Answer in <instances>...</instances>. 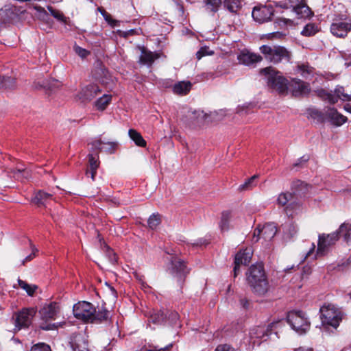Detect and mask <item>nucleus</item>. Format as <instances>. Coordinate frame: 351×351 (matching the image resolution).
I'll return each instance as SVG.
<instances>
[{
	"instance_id": "2f4dec72",
	"label": "nucleus",
	"mask_w": 351,
	"mask_h": 351,
	"mask_svg": "<svg viewBox=\"0 0 351 351\" xmlns=\"http://www.w3.org/2000/svg\"><path fill=\"white\" fill-rule=\"evenodd\" d=\"M16 87V80L12 77L0 76V89L11 90Z\"/></svg>"
},
{
	"instance_id": "f3484780",
	"label": "nucleus",
	"mask_w": 351,
	"mask_h": 351,
	"mask_svg": "<svg viewBox=\"0 0 351 351\" xmlns=\"http://www.w3.org/2000/svg\"><path fill=\"white\" fill-rule=\"evenodd\" d=\"M237 58L239 63L249 66H255L257 62H261L263 59L258 54L244 50L238 55Z\"/></svg>"
},
{
	"instance_id": "20e7f679",
	"label": "nucleus",
	"mask_w": 351,
	"mask_h": 351,
	"mask_svg": "<svg viewBox=\"0 0 351 351\" xmlns=\"http://www.w3.org/2000/svg\"><path fill=\"white\" fill-rule=\"evenodd\" d=\"M320 318L324 326H332L336 329L343 318L340 308L332 304H324L320 308Z\"/></svg>"
},
{
	"instance_id": "09e8293b",
	"label": "nucleus",
	"mask_w": 351,
	"mask_h": 351,
	"mask_svg": "<svg viewBox=\"0 0 351 351\" xmlns=\"http://www.w3.org/2000/svg\"><path fill=\"white\" fill-rule=\"evenodd\" d=\"M256 178V176H253L250 178L247 179L243 184L239 186V190L242 191L252 189V187L255 185L254 182Z\"/></svg>"
},
{
	"instance_id": "5fc2aeb1",
	"label": "nucleus",
	"mask_w": 351,
	"mask_h": 351,
	"mask_svg": "<svg viewBox=\"0 0 351 351\" xmlns=\"http://www.w3.org/2000/svg\"><path fill=\"white\" fill-rule=\"evenodd\" d=\"M34 8L38 12V17L41 19L45 20L48 17V13L43 8L40 6H35Z\"/></svg>"
},
{
	"instance_id": "79ce46f5",
	"label": "nucleus",
	"mask_w": 351,
	"mask_h": 351,
	"mask_svg": "<svg viewBox=\"0 0 351 351\" xmlns=\"http://www.w3.org/2000/svg\"><path fill=\"white\" fill-rule=\"evenodd\" d=\"M88 168L93 170H97L99 167V156L98 154H89L88 155Z\"/></svg>"
},
{
	"instance_id": "13d9d810",
	"label": "nucleus",
	"mask_w": 351,
	"mask_h": 351,
	"mask_svg": "<svg viewBox=\"0 0 351 351\" xmlns=\"http://www.w3.org/2000/svg\"><path fill=\"white\" fill-rule=\"evenodd\" d=\"M215 351H234V349L228 344L219 345Z\"/></svg>"
},
{
	"instance_id": "49530a36",
	"label": "nucleus",
	"mask_w": 351,
	"mask_h": 351,
	"mask_svg": "<svg viewBox=\"0 0 351 351\" xmlns=\"http://www.w3.org/2000/svg\"><path fill=\"white\" fill-rule=\"evenodd\" d=\"M30 176L29 171L25 169H16L14 171V177L18 180L23 181V180H27Z\"/></svg>"
},
{
	"instance_id": "473e14b6",
	"label": "nucleus",
	"mask_w": 351,
	"mask_h": 351,
	"mask_svg": "<svg viewBox=\"0 0 351 351\" xmlns=\"http://www.w3.org/2000/svg\"><path fill=\"white\" fill-rule=\"evenodd\" d=\"M204 7L207 12H217L222 4L221 0H204Z\"/></svg>"
},
{
	"instance_id": "3c124183",
	"label": "nucleus",
	"mask_w": 351,
	"mask_h": 351,
	"mask_svg": "<svg viewBox=\"0 0 351 351\" xmlns=\"http://www.w3.org/2000/svg\"><path fill=\"white\" fill-rule=\"evenodd\" d=\"M31 351H51V350L49 345L45 343H38L32 347Z\"/></svg>"
},
{
	"instance_id": "aec40b11",
	"label": "nucleus",
	"mask_w": 351,
	"mask_h": 351,
	"mask_svg": "<svg viewBox=\"0 0 351 351\" xmlns=\"http://www.w3.org/2000/svg\"><path fill=\"white\" fill-rule=\"evenodd\" d=\"M58 312V306L56 302H51L44 306L40 311L39 313L43 320L54 319Z\"/></svg>"
},
{
	"instance_id": "a18cd8bd",
	"label": "nucleus",
	"mask_w": 351,
	"mask_h": 351,
	"mask_svg": "<svg viewBox=\"0 0 351 351\" xmlns=\"http://www.w3.org/2000/svg\"><path fill=\"white\" fill-rule=\"evenodd\" d=\"M47 9L49 11L51 16H53L56 19L60 22L66 23V18L64 16V15L61 11L56 10L51 6H48Z\"/></svg>"
},
{
	"instance_id": "4d7b16f0",
	"label": "nucleus",
	"mask_w": 351,
	"mask_h": 351,
	"mask_svg": "<svg viewBox=\"0 0 351 351\" xmlns=\"http://www.w3.org/2000/svg\"><path fill=\"white\" fill-rule=\"evenodd\" d=\"M309 160L308 156H303L298 159V161L293 164V167H302L304 163H306Z\"/></svg>"
},
{
	"instance_id": "7ed1b4c3",
	"label": "nucleus",
	"mask_w": 351,
	"mask_h": 351,
	"mask_svg": "<svg viewBox=\"0 0 351 351\" xmlns=\"http://www.w3.org/2000/svg\"><path fill=\"white\" fill-rule=\"evenodd\" d=\"M261 74L267 77L268 86L280 94H285L288 90V81L273 67L268 66L260 71Z\"/></svg>"
},
{
	"instance_id": "e2e57ef3",
	"label": "nucleus",
	"mask_w": 351,
	"mask_h": 351,
	"mask_svg": "<svg viewBox=\"0 0 351 351\" xmlns=\"http://www.w3.org/2000/svg\"><path fill=\"white\" fill-rule=\"evenodd\" d=\"M278 23L280 25H281V23L283 24V25H291L293 23V21L291 20V19H280L278 20Z\"/></svg>"
},
{
	"instance_id": "f257e3e1",
	"label": "nucleus",
	"mask_w": 351,
	"mask_h": 351,
	"mask_svg": "<svg viewBox=\"0 0 351 351\" xmlns=\"http://www.w3.org/2000/svg\"><path fill=\"white\" fill-rule=\"evenodd\" d=\"M73 311L75 317L86 323L101 324L110 319V312L106 308L97 310L93 304L86 301L75 304Z\"/></svg>"
},
{
	"instance_id": "ea45409f",
	"label": "nucleus",
	"mask_w": 351,
	"mask_h": 351,
	"mask_svg": "<svg viewBox=\"0 0 351 351\" xmlns=\"http://www.w3.org/2000/svg\"><path fill=\"white\" fill-rule=\"evenodd\" d=\"M318 32L317 27L313 23L306 25L301 32V34L304 36H314Z\"/></svg>"
},
{
	"instance_id": "39448f33",
	"label": "nucleus",
	"mask_w": 351,
	"mask_h": 351,
	"mask_svg": "<svg viewBox=\"0 0 351 351\" xmlns=\"http://www.w3.org/2000/svg\"><path fill=\"white\" fill-rule=\"evenodd\" d=\"M261 52L265 58L273 64L281 62H288L291 60V53L282 46L263 45L260 47Z\"/></svg>"
},
{
	"instance_id": "a878e982",
	"label": "nucleus",
	"mask_w": 351,
	"mask_h": 351,
	"mask_svg": "<svg viewBox=\"0 0 351 351\" xmlns=\"http://www.w3.org/2000/svg\"><path fill=\"white\" fill-rule=\"evenodd\" d=\"M295 197L294 196V198L285 208V212L289 217H292L301 210V202Z\"/></svg>"
},
{
	"instance_id": "de8ad7c7",
	"label": "nucleus",
	"mask_w": 351,
	"mask_h": 351,
	"mask_svg": "<svg viewBox=\"0 0 351 351\" xmlns=\"http://www.w3.org/2000/svg\"><path fill=\"white\" fill-rule=\"evenodd\" d=\"M104 251L109 261L112 264H115L117 262V257L114 251L107 245H104Z\"/></svg>"
},
{
	"instance_id": "ddd939ff",
	"label": "nucleus",
	"mask_w": 351,
	"mask_h": 351,
	"mask_svg": "<svg viewBox=\"0 0 351 351\" xmlns=\"http://www.w3.org/2000/svg\"><path fill=\"white\" fill-rule=\"evenodd\" d=\"M101 91V89L97 85L89 84L82 88L77 95V97L82 102H88L97 96Z\"/></svg>"
},
{
	"instance_id": "412c9836",
	"label": "nucleus",
	"mask_w": 351,
	"mask_h": 351,
	"mask_svg": "<svg viewBox=\"0 0 351 351\" xmlns=\"http://www.w3.org/2000/svg\"><path fill=\"white\" fill-rule=\"evenodd\" d=\"M53 200V195L51 193L40 190L35 193L32 202L38 206L47 207Z\"/></svg>"
},
{
	"instance_id": "c85d7f7f",
	"label": "nucleus",
	"mask_w": 351,
	"mask_h": 351,
	"mask_svg": "<svg viewBox=\"0 0 351 351\" xmlns=\"http://www.w3.org/2000/svg\"><path fill=\"white\" fill-rule=\"evenodd\" d=\"M223 3L224 8L234 14L241 8V0H223Z\"/></svg>"
},
{
	"instance_id": "774afa93",
	"label": "nucleus",
	"mask_w": 351,
	"mask_h": 351,
	"mask_svg": "<svg viewBox=\"0 0 351 351\" xmlns=\"http://www.w3.org/2000/svg\"><path fill=\"white\" fill-rule=\"evenodd\" d=\"M294 351H313V348H307V347H300L297 349H295Z\"/></svg>"
},
{
	"instance_id": "680f3d73",
	"label": "nucleus",
	"mask_w": 351,
	"mask_h": 351,
	"mask_svg": "<svg viewBox=\"0 0 351 351\" xmlns=\"http://www.w3.org/2000/svg\"><path fill=\"white\" fill-rule=\"evenodd\" d=\"M240 304L245 309H247L250 307V302L246 298H241L240 300Z\"/></svg>"
},
{
	"instance_id": "c03bdc74",
	"label": "nucleus",
	"mask_w": 351,
	"mask_h": 351,
	"mask_svg": "<svg viewBox=\"0 0 351 351\" xmlns=\"http://www.w3.org/2000/svg\"><path fill=\"white\" fill-rule=\"evenodd\" d=\"M161 223V218L159 214H152L147 220V223L151 229H155Z\"/></svg>"
},
{
	"instance_id": "9b49d317",
	"label": "nucleus",
	"mask_w": 351,
	"mask_h": 351,
	"mask_svg": "<svg viewBox=\"0 0 351 351\" xmlns=\"http://www.w3.org/2000/svg\"><path fill=\"white\" fill-rule=\"evenodd\" d=\"M339 231H336L327 235L322 234L319 235L317 254L324 255L328 247L335 243L339 238Z\"/></svg>"
},
{
	"instance_id": "72a5a7b5",
	"label": "nucleus",
	"mask_w": 351,
	"mask_h": 351,
	"mask_svg": "<svg viewBox=\"0 0 351 351\" xmlns=\"http://www.w3.org/2000/svg\"><path fill=\"white\" fill-rule=\"evenodd\" d=\"M112 97L110 95L104 94L95 101V106L99 110H104L110 103Z\"/></svg>"
},
{
	"instance_id": "c9c22d12",
	"label": "nucleus",
	"mask_w": 351,
	"mask_h": 351,
	"mask_svg": "<svg viewBox=\"0 0 351 351\" xmlns=\"http://www.w3.org/2000/svg\"><path fill=\"white\" fill-rule=\"evenodd\" d=\"M294 198V195L292 193H281L277 198V203L279 206H287L289 202Z\"/></svg>"
},
{
	"instance_id": "37998d69",
	"label": "nucleus",
	"mask_w": 351,
	"mask_h": 351,
	"mask_svg": "<svg viewBox=\"0 0 351 351\" xmlns=\"http://www.w3.org/2000/svg\"><path fill=\"white\" fill-rule=\"evenodd\" d=\"M165 315H167L166 321L167 323L170 325H176L179 320V315L176 311H166Z\"/></svg>"
},
{
	"instance_id": "6e6d98bb",
	"label": "nucleus",
	"mask_w": 351,
	"mask_h": 351,
	"mask_svg": "<svg viewBox=\"0 0 351 351\" xmlns=\"http://www.w3.org/2000/svg\"><path fill=\"white\" fill-rule=\"evenodd\" d=\"M105 15L104 16V19L112 26L115 27L118 25L119 21L114 19H112L110 14L106 12H104Z\"/></svg>"
},
{
	"instance_id": "bb28decb",
	"label": "nucleus",
	"mask_w": 351,
	"mask_h": 351,
	"mask_svg": "<svg viewBox=\"0 0 351 351\" xmlns=\"http://www.w3.org/2000/svg\"><path fill=\"white\" fill-rule=\"evenodd\" d=\"M158 58L159 55L158 53L148 51L144 47L142 48L140 56V62L141 63L151 65Z\"/></svg>"
},
{
	"instance_id": "2eb2a0df",
	"label": "nucleus",
	"mask_w": 351,
	"mask_h": 351,
	"mask_svg": "<svg viewBox=\"0 0 351 351\" xmlns=\"http://www.w3.org/2000/svg\"><path fill=\"white\" fill-rule=\"evenodd\" d=\"M348 120L346 116L339 113L335 108H326V121L330 122L335 126H341Z\"/></svg>"
},
{
	"instance_id": "f03ea898",
	"label": "nucleus",
	"mask_w": 351,
	"mask_h": 351,
	"mask_svg": "<svg viewBox=\"0 0 351 351\" xmlns=\"http://www.w3.org/2000/svg\"><path fill=\"white\" fill-rule=\"evenodd\" d=\"M246 275L247 281L255 294L264 295L268 291L269 285L261 263L252 265Z\"/></svg>"
},
{
	"instance_id": "dca6fc26",
	"label": "nucleus",
	"mask_w": 351,
	"mask_h": 351,
	"mask_svg": "<svg viewBox=\"0 0 351 351\" xmlns=\"http://www.w3.org/2000/svg\"><path fill=\"white\" fill-rule=\"evenodd\" d=\"M289 7L295 13L298 18H306L310 16L311 10L304 0H288Z\"/></svg>"
},
{
	"instance_id": "e433bc0d",
	"label": "nucleus",
	"mask_w": 351,
	"mask_h": 351,
	"mask_svg": "<svg viewBox=\"0 0 351 351\" xmlns=\"http://www.w3.org/2000/svg\"><path fill=\"white\" fill-rule=\"evenodd\" d=\"M18 284H19V286L21 289L25 290L26 291L27 294L29 296H33L35 291L38 289V286H36L35 285H29V284L27 283L25 281L21 280V279H18Z\"/></svg>"
},
{
	"instance_id": "393cba45",
	"label": "nucleus",
	"mask_w": 351,
	"mask_h": 351,
	"mask_svg": "<svg viewBox=\"0 0 351 351\" xmlns=\"http://www.w3.org/2000/svg\"><path fill=\"white\" fill-rule=\"evenodd\" d=\"M71 347L73 351H88V341L84 336L77 335L71 343Z\"/></svg>"
},
{
	"instance_id": "a211bd4d",
	"label": "nucleus",
	"mask_w": 351,
	"mask_h": 351,
	"mask_svg": "<svg viewBox=\"0 0 351 351\" xmlns=\"http://www.w3.org/2000/svg\"><path fill=\"white\" fill-rule=\"evenodd\" d=\"M271 326L269 325L267 328L265 326H255L250 329L249 335L250 339H259L263 341H267L268 337L271 335Z\"/></svg>"
},
{
	"instance_id": "69168bd1",
	"label": "nucleus",
	"mask_w": 351,
	"mask_h": 351,
	"mask_svg": "<svg viewBox=\"0 0 351 351\" xmlns=\"http://www.w3.org/2000/svg\"><path fill=\"white\" fill-rule=\"evenodd\" d=\"M299 70L302 72V75H304L305 73L309 74L310 72L308 69V66L304 64L299 66Z\"/></svg>"
},
{
	"instance_id": "0e129e2a",
	"label": "nucleus",
	"mask_w": 351,
	"mask_h": 351,
	"mask_svg": "<svg viewBox=\"0 0 351 351\" xmlns=\"http://www.w3.org/2000/svg\"><path fill=\"white\" fill-rule=\"evenodd\" d=\"M40 328L44 330H51L55 328V324L40 325Z\"/></svg>"
},
{
	"instance_id": "7c9ffc66",
	"label": "nucleus",
	"mask_w": 351,
	"mask_h": 351,
	"mask_svg": "<svg viewBox=\"0 0 351 351\" xmlns=\"http://www.w3.org/2000/svg\"><path fill=\"white\" fill-rule=\"evenodd\" d=\"M130 138L135 143V144L141 147L146 146V141L144 140L141 134L134 129H130L128 132Z\"/></svg>"
},
{
	"instance_id": "5701e85b",
	"label": "nucleus",
	"mask_w": 351,
	"mask_h": 351,
	"mask_svg": "<svg viewBox=\"0 0 351 351\" xmlns=\"http://www.w3.org/2000/svg\"><path fill=\"white\" fill-rule=\"evenodd\" d=\"M308 185L301 180L293 181L291 184L292 193L294 196H302L308 191Z\"/></svg>"
},
{
	"instance_id": "a19ab883",
	"label": "nucleus",
	"mask_w": 351,
	"mask_h": 351,
	"mask_svg": "<svg viewBox=\"0 0 351 351\" xmlns=\"http://www.w3.org/2000/svg\"><path fill=\"white\" fill-rule=\"evenodd\" d=\"M335 94L343 101H349L351 100V93H346L343 86H337L335 89Z\"/></svg>"
},
{
	"instance_id": "6e6552de",
	"label": "nucleus",
	"mask_w": 351,
	"mask_h": 351,
	"mask_svg": "<svg viewBox=\"0 0 351 351\" xmlns=\"http://www.w3.org/2000/svg\"><path fill=\"white\" fill-rule=\"evenodd\" d=\"M348 16L339 14L335 16L330 25V32L337 38H345L351 31V20L347 21Z\"/></svg>"
},
{
	"instance_id": "423d86ee",
	"label": "nucleus",
	"mask_w": 351,
	"mask_h": 351,
	"mask_svg": "<svg viewBox=\"0 0 351 351\" xmlns=\"http://www.w3.org/2000/svg\"><path fill=\"white\" fill-rule=\"evenodd\" d=\"M36 313V307H25L15 312L12 315L14 330L19 331L22 329L29 328L32 326Z\"/></svg>"
},
{
	"instance_id": "58836bf2",
	"label": "nucleus",
	"mask_w": 351,
	"mask_h": 351,
	"mask_svg": "<svg viewBox=\"0 0 351 351\" xmlns=\"http://www.w3.org/2000/svg\"><path fill=\"white\" fill-rule=\"evenodd\" d=\"M231 218L230 211L226 210L221 214V221L219 223L220 228L221 230H226L228 228V224Z\"/></svg>"
},
{
	"instance_id": "4468645a",
	"label": "nucleus",
	"mask_w": 351,
	"mask_h": 351,
	"mask_svg": "<svg viewBox=\"0 0 351 351\" xmlns=\"http://www.w3.org/2000/svg\"><path fill=\"white\" fill-rule=\"evenodd\" d=\"M88 145H91L90 152L104 151L109 154L114 153L118 146L117 142H104L101 139H95Z\"/></svg>"
},
{
	"instance_id": "b1692460",
	"label": "nucleus",
	"mask_w": 351,
	"mask_h": 351,
	"mask_svg": "<svg viewBox=\"0 0 351 351\" xmlns=\"http://www.w3.org/2000/svg\"><path fill=\"white\" fill-rule=\"evenodd\" d=\"M192 84L187 81H181L176 83L173 86V93L179 95H186L191 89Z\"/></svg>"
},
{
	"instance_id": "052dcab7",
	"label": "nucleus",
	"mask_w": 351,
	"mask_h": 351,
	"mask_svg": "<svg viewBox=\"0 0 351 351\" xmlns=\"http://www.w3.org/2000/svg\"><path fill=\"white\" fill-rule=\"evenodd\" d=\"M97 170H93L91 169H87L86 171V175L87 177H90L93 180H95V176L96 175Z\"/></svg>"
},
{
	"instance_id": "bf43d9fd",
	"label": "nucleus",
	"mask_w": 351,
	"mask_h": 351,
	"mask_svg": "<svg viewBox=\"0 0 351 351\" xmlns=\"http://www.w3.org/2000/svg\"><path fill=\"white\" fill-rule=\"evenodd\" d=\"M173 2L176 4V8L178 10L179 14L182 15L184 14V7L182 2L180 0H174Z\"/></svg>"
},
{
	"instance_id": "6ab92c4d",
	"label": "nucleus",
	"mask_w": 351,
	"mask_h": 351,
	"mask_svg": "<svg viewBox=\"0 0 351 351\" xmlns=\"http://www.w3.org/2000/svg\"><path fill=\"white\" fill-rule=\"evenodd\" d=\"M290 88L295 97H300L307 95L310 91L309 84L299 79H294L291 81Z\"/></svg>"
},
{
	"instance_id": "864d4df0",
	"label": "nucleus",
	"mask_w": 351,
	"mask_h": 351,
	"mask_svg": "<svg viewBox=\"0 0 351 351\" xmlns=\"http://www.w3.org/2000/svg\"><path fill=\"white\" fill-rule=\"evenodd\" d=\"M298 228L296 224H295L293 223H290L287 226V232L290 235V237H293V236H295L296 234V233L298 232Z\"/></svg>"
},
{
	"instance_id": "8fccbe9b",
	"label": "nucleus",
	"mask_w": 351,
	"mask_h": 351,
	"mask_svg": "<svg viewBox=\"0 0 351 351\" xmlns=\"http://www.w3.org/2000/svg\"><path fill=\"white\" fill-rule=\"evenodd\" d=\"M28 242L29 243V245L32 249V253L27 256L22 261V265H25L27 262L32 261L36 256V253L38 252V249L32 243L30 240H28Z\"/></svg>"
},
{
	"instance_id": "f704fd0d",
	"label": "nucleus",
	"mask_w": 351,
	"mask_h": 351,
	"mask_svg": "<svg viewBox=\"0 0 351 351\" xmlns=\"http://www.w3.org/2000/svg\"><path fill=\"white\" fill-rule=\"evenodd\" d=\"M339 234H343L344 240L346 242L351 241V223H343L338 230Z\"/></svg>"
},
{
	"instance_id": "c756f323",
	"label": "nucleus",
	"mask_w": 351,
	"mask_h": 351,
	"mask_svg": "<svg viewBox=\"0 0 351 351\" xmlns=\"http://www.w3.org/2000/svg\"><path fill=\"white\" fill-rule=\"evenodd\" d=\"M167 315L165 312L162 310L156 311L152 314L149 321L155 324H165L167 323Z\"/></svg>"
},
{
	"instance_id": "4be33fe9",
	"label": "nucleus",
	"mask_w": 351,
	"mask_h": 351,
	"mask_svg": "<svg viewBox=\"0 0 351 351\" xmlns=\"http://www.w3.org/2000/svg\"><path fill=\"white\" fill-rule=\"evenodd\" d=\"M258 234L261 235L265 241H271L276 234L277 227L274 223L264 225L261 229H258Z\"/></svg>"
},
{
	"instance_id": "603ef678",
	"label": "nucleus",
	"mask_w": 351,
	"mask_h": 351,
	"mask_svg": "<svg viewBox=\"0 0 351 351\" xmlns=\"http://www.w3.org/2000/svg\"><path fill=\"white\" fill-rule=\"evenodd\" d=\"M74 51L82 58H85L90 54L88 50L77 45L74 46Z\"/></svg>"
},
{
	"instance_id": "4c0bfd02",
	"label": "nucleus",
	"mask_w": 351,
	"mask_h": 351,
	"mask_svg": "<svg viewBox=\"0 0 351 351\" xmlns=\"http://www.w3.org/2000/svg\"><path fill=\"white\" fill-rule=\"evenodd\" d=\"M319 95L320 97H322L324 100L328 101L330 104H335L337 103L339 100V97L335 94H332L330 93H328L325 91L324 90H322Z\"/></svg>"
},
{
	"instance_id": "f8f14e48",
	"label": "nucleus",
	"mask_w": 351,
	"mask_h": 351,
	"mask_svg": "<svg viewBox=\"0 0 351 351\" xmlns=\"http://www.w3.org/2000/svg\"><path fill=\"white\" fill-rule=\"evenodd\" d=\"M252 256V251L250 248H246L239 251L234 258V267L233 269L234 277H237L240 271L241 265H247L250 263Z\"/></svg>"
},
{
	"instance_id": "0eeeda50",
	"label": "nucleus",
	"mask_w": 351,
	"mask_h": 351,
	"mask_svg": "<svg viewBox=\"0 0 351 351\" xmlns=\"http://www.w3.org/2000/svg\"><path fill=\"white\" fill-rule=\"evenodd\" d=\"M287 320L293 330L300 335L305 334L310 328V322L305 313L302 311H293L287 314Z\"/></svg>"
},
{
	"instance_id": "cd10ccee",
	"label": "nucleus",
	"mask_w": 351,
	"mask_h": 351,
	"mask_svg": "<svg viewBox=\"0 0 351 351\" xmlns=\"http://www.w3.org/2000/svg\"><path fill=\"white\" fill-rule=\"evenodd\" d=\"M307 117L317 120L319 123H324L326 121V108L324 112H322L315 108H309L306 110Z\"/></svg>"
},
{
	"instance_id": "1a4fd4ad",
	"label": "nucleus",
	"mask_w": 351,
	"mask_h": 351,
	"mask_svg": "<svg viewBox=\"0 0 351 351\" xmlns=\"http://www.w3.org/2000/svg\"><path fill=\"white\" fill-rule=\"evenodd\" d=\"M170 263L171 267L169 268L170 274L177 278L180 284L182 283L186 275L189 273V269L187 268L186 263L176 256H172Z\"/></svg>"
},
{
	"instance_id": "338daca9",
	"label": "nucleus",
	"mask_w": 351,
	"mask_h": 351,
	"mask_svg": "<svg viewBox=\"0 0 351 351\" xmlns=\"http://www.w3.org/2000/svg\"><path fill=\"white\" fill-rule=\"evenodd\" d=\"M283 36V34L281 33V32H273L271 34H270V36L269 38H280L281 37Z\"/></svg>"
},
{
	"instance_id": "9d476101",
	"label": "nucleus",
	"mask_w": 351,
	"mask_h": 351,
	"mask_svg": "<svg viewBox=\"0 0 351 351\" xmlns=\"http://www.w3.org/2000/svg\"><path fill=\"white\" fill-rule=\"evenodd\" d=\"M274 9L271 5L256 6L253 8L252 16L258 23H263L271 20Z\"/></svg>"
}]
</instances>
